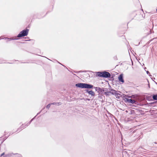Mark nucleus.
I'll return each mask as SVG.
<instances>
[{
    "label": "nucleus",
    "instance_id": "f257e3e1",
    "mask_svg": "<svg viewBox=\"0 0 157 157\" xmlns=\"http://www.w3.org/2000/svg\"><path fill=\"white\" fill-rule=\"evenodd\" d=\"M75 85L77 87L81 88H92L93 87L92 85L83 83H77Z\"/></svg>",
    "mask_w": 157,
    "mask_h": 157
},
{
    "label": "nucleus",
    "instance_id": "f03ea898",
    "mask_svg": "<svg viewBox=\"0 0 157 157\" xmlns=\"http://www.w3.org/2000/svg\"><path fill=\"white\" fill-rule=\"evenodd\" d=\"M97 75L98 76L105 78H109L111 76L110 74L106 71L98 72Z\"/></svg>",
    "mask_w": 157,
    "mask_h": 157
},
{
    "label": "nucleus",
    "instance_id": "7ed1b4c3",
    "mask_svg": "<svg viewBox=\"0 0 157 157\" xmlns=\"http://www.w3.org/2000/svg\"><path fill=\"white\" fill-rule=\"evenodd\" d=\"M29 30L28 29H26L23 30L17 36V37H21L25 36H26L29 32Z\"/></svg>",
    "mask_w": 157,
    "mask_h": 157
},
{
    "label": "nucleus",
    "instance_id": "20e7f679",
    "mask_svg": "<svg viewBox=\"0 0 157 157\" xmlns=\"http://www.w3.org/2000/svg\"><path fill=\"white\" fill-rule=\"evenodd\" d=\"M118 80L120 82H121L122 83L124 82V81L123 79V75L122 74H121L118 77Z\"/></svg>",
    "mask_w": 157,
    "mask_h": 157
},
{
    "label": "nucleus",
    "instance_id": "39448f33",
    "mask_svg": "<svg viewBox=\"0 0 157 157\" xmlns=\"http://www.w3.org/2000/svg\"><path fill=\"white\" fill-rule=\"evenodd\" d=\"M125 101L128 102V103H134L135 102V101L134 100H132L131 99H129L128 98H125Z\"/></svg>",
    "mask_w": 157,
    "mask_h": 157
},
{
    "label": "nucleus",
    "instance_id": "423d86ee",
    "mask_svg": "<svg viewBox=\"0 0 157 157\" xmlns=\"http://www.w3.org/2000/svg\"><path fill=\"white\" fill-rule=\"evenodd\" d=\"M88 93L91 95L92 96H94V92L92 90L89 91L88 92Z\"/></svg>",
    "mask_w": 157,
    "mask_h": 157
},
{
    "label": "nucleus",
    "instance_id": "0eeeda50",
    "mask_svg": "<svg viewBox=\"0 0 157 157\" xmlns=\"http://www.w3.org/2000/svg\"><path fill=\"white\" fill-rule=\"evenodd\" d=\"M153 100H157V94L154 95L153 96Z\"/></svg>",
    "mask_w": 157,
    "mask_h": 157
},
{
    "label": "nucleus",
    "instance_id": "6e6552de",
    "mask_svg": "<svg viewBox=\"0 0 157 157\" xmlns=\"http://www.w3.org/2000/svg\"><path fill=\"white\" fill-rule=\"evenodd\" d=\"M101 88H100L99 87H95V90L96 91H101Z\"/></svg>",
    "mask_w": 157,
    "mask_h": 157
},
{
    "label": "nucleus",
    "instance_id": "1a4fd4ad",
    "mask_svg": "<svg viewBox=\"0 0 157 157\" xmlns=\"http://www.w3.org/2000/svg\"><path fill=\"white\" fill-rule=\"evenodd\" d=\"M111 92H105V94L106 95H108L109 94V93H111Z\"/></svg>",
    "mask_w": 157,
    "mask_h": 157
},
{
    "label": "nucleus",
    "instance_id": "9d476101",
    "mask_svg": "<svg viewBox=\"0 0 157 157\" xmlns=\"http://www.w3.org/2000/svg\"><path fill=\"white\" fill-rule=\"evenodd\" d=\"M50 105H51V104H49L47 106H46V108H48V109H49V108L50 107Z\"/></svg>",
    "mask_w": 157,
    "mask_h": 157
},
{
    "label": "nucleus",
    "instance_id": "9b49d317",
    "mask_svg": "<svg viewBox=\"0 0 157 157\" xmlns=\"http://www.w3.org/2000/svg\"><path fill=\"white\" fill-rule=\"evenodd\" d=\"M121 140L122 143H124V140L123 138H121Z\"/></svg>",
    "mask_w": 157,
    "mask_h": 157
},
{
    "label": "nucleus",
    "instance_id": "f8f14e48",
    "mask_svg": "<svg viewBox=\"0 0 157 157\" xmlns=\"http://www.w3.org/2000/svg\"><path fill=\"white\" fill-rule=\"evenodd\" d=\"M59 104V103H52V104L53 105H54L55 104H58H58Z\"/></svg>",
    "mask_w": 157,
    "mask_h": 157
},
{
    "label": "nucleus",
    "instance_id": "ddd939ff",
    "mask_svg": "<svg viewBox=\"0 0 157 157\" xmlns=\"http://www.w3.org/2000/svg\"><path fill=\"white\" fill-rule=\"evenodd\" d=\"M4 153H2V154H1V156H2L3 155H4Z\"/></svg>",
    "mask_w": 157,
    "mask_h": 157
},
{
    "label": "nucleus",
    "instance_id": "4468645a",
    "mask_svg": "<svg viewBox=\"0 0 157 157\" xmlns=\"http://www.w3.org/2000/svg\"><path fill=\"white\" fill-rule=\"evenodd\" d=\"M154 39V38H153V39H151V40H150L149 41H152L153 39Z\"/></svg>",
    "mask_w": 157,
    "mask_h": 157
},
{
    "label": "nucleus",
    "instance_id": "2eb2a0df",
    "mask_svg": "<svg viewBox=\"0 0 157 157\" xmlns=\"http://www.w3.org/2000/svg\"><path fill=\"white\" fill-rule=\"evenodd\" d=\"M114 91L115 92H116L115 90H114Z\"/></svg>",
    "mask_w": 157,
    "mask_h": 157
},
{
    "label": "nucleus",
    "instance_id": "dca6fc26",
    "mask_svg": "<svg viewBox=\"0 0 157 157\" xmlns=\"http://www.w3.org/2000/svg\"><path fill=\"white\" fill-rule=\"evenodd\" d=\"M156 11H157V9H156Z\"/></svg>",
    "mask_w": 157,
    "mask_h": 157
}]
</instances>
